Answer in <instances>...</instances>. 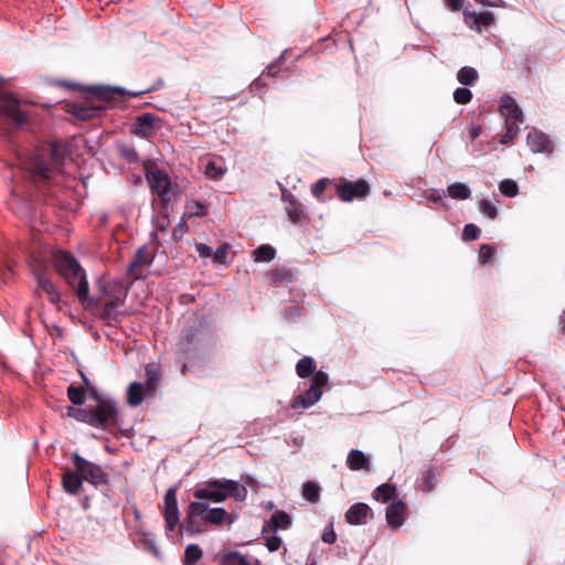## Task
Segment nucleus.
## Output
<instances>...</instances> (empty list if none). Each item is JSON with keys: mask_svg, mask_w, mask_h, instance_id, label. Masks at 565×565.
<instances>
[{"mask_svg": "<svg viewBox=\"0 0 565 565\" xmlns=\"http://www.w3.org/2000/svg\"><path fill=\"white\" fill-rule=\"evenodd\" d=\"M97 404L92 408L68 406L67 416L93 428L107 429L118 423V403L111 397L98 394L92 396Z\"/></svg>", "mask_w": 565, "mask_h": 565, "instance_id": "nucleus-1", "label": "nucleus"}, {"mask_svg": "<svg viewBox=\"0 0 565 565\" xmlns=\"http://www.w3.org/2000/svg\"><path fill=\"white\" fill-rule=\"evenodd\" d=\"M55 270L75 290L81 303L88 300L89 288L84 268L70 252L60 250L53 256Z\"/></svg>", "mask_w": 565, "mask_h": 565, "instance_id": "nucleus-2", "label": "nucleus"}, {"mask_svg": "<svg viewBox=\"0 0 565 565\" xmlns=\"http://www.w3.org/2000/svg\"><path fill=\"white\" fill-rule=\"evenodd\" d=\"M210 337V328L202 321H194L182 329L177 342V353L185 358L192 356Z\"/></svg>", "mask_w": 565, "mask_h": 565, "instance_id": "nucleus-3", "label": "nucleus"}, {"mask_svg": "<svg viewBox=\"0 0 565 565\" xmlns=\"http://www.w3.org/2000/svg\"><path fill=\"white\" fill-rule=\"evenodd\" d=\"M498 110L504 118L505 127V134L501 136L499 142L510 145L520 132V125L524 122V115L515 100L509 95L501 97Z\"/></svg>", "mask_w": 565, "mask_h": 565, "instance_id": "nucleus-4", "label": "nucleus"}, {"mask_svg": "<svg viewBox=\"0 0 565 565\" xmlns=\"http://www.w3.org/2000/svg\"><path fill=\"white\" fill-rule=\"evenodd\" d=\"M73 465L83 475L84 480L96 488L107 486L110 481L109 475L100 465L92 462L78 454H74Z\"/></svg>", "mask_w": 565, "mask_h": 565, "instance_id": "nucleus-5", "label": "nucleus"}, {"mask_svg": "<svg viewBox=\"0 0 565 565\" xmlns=\"http://www.w3.org/2000/svg\"><path fill=\"white\" fill-rule=\"evenodd\" d=\"M328 383L329 375L324 371L320 370L316 372L312 384L308 390L295 398L292 407L300 406L302 408H309L313 406L317 402L320 401L323 388L328 385Z\"/></svg>", "mask_w": 565, "mask_h": 565, "instance_id": "nucleus-6", "label": "nucleus"}, {"mask_svg": "<svg viewBox=\"0 0 565 565\" xmlns=\"http://www.w3.org/2000/svg\"><path fill=\"white\" fill-rule=\"evenodd\" d=\"M206 509L207 502H191L188 508L186 516L181 523V530L186 532L189 535H198L207 531L205 522L202 518L203 512H206Z\"/></svg>", "mask_w": 565, "mask_h": 565, "instance_id": "nucleus-7", "label": "nucleus"}, {"mask_svg": "<svg viewBox=\"0 0 565 565\" xmlns=\"http://www.w3.org/2000/svg\"><path fill=\"white\" fill-rule=\"evenodd\" d=\"M146 180L151 192L160 196L162 202H169L172 198V182L170 175L160 168L146 172Z\"/></svg>", "mask_w": 565, "mask_h": 565, "instance_id": "nucleus-8", "label": "nucleus"}, {"mask_svg": "<svg viewBox=\"0 0 565 565\" xmlns=\"http://www.w3.org/2000/svg\"><path fill=\"white\" fill-rule=\"evenodd\" d=\"M370 191V184L363 179L356 181L339 179L337 183V194L342 202L364 199L369 195Z\"/></svg>", "mask_w": 565, "mask_h": 565, "instance_id": "nucleus-9", "label": "nucleus"}, {"mask_svg": "<svg viewBox=\"0 0 565 565\" xmlns=\"http://www.w3.org/2000/svg\"><path fill=\"white\" fill-rule=\"evenodd\" d=\"M64 110L77 120L87 121L100 117L106 107L103 105H92L87 102H68L65 104Z\"/></svg>", "mask_w": 565, "mask_h": 565, "instance_id": "nucleus-10", "label": "nucleus"}, {"mask_svg": "<svg viewBox=\"0 0 565 565\" xmlns=\"http://www.w3.org/2000/svg\"><path fill=\"white\" fill-rule=\"evenodd\" d=\"M160 124V117L151 113H145L135 118L130 127V132L141 138H149L161 127Z\"/></svg>", "mask_w": 565, "mask_h": 565, "instance_id": "nucleus-11", "label": "nucleus"}, {"mask_svg": "<svg viewBox=\"0 0 565 565\" xmlns=\"http://www.w3.org/2000/svg\"><path fill=\"white\" fill-rule=\"evenodd\" d=\"M28 170L34 183H44L54 178L57 168L53 164H49L42 157L36 154L28 162Z\"/></svg>", "mask_w": 565, "mask_h": 565, "instance_id": "nucleus-12", "label": "nucleus"}, {"mask_svg": "<svg viewBox=\"0 0 565 565\" xmlns=\"http://www.w3.org/2000/svg\"><path fill=\"white\" fill-rule=\"evenodd\" d=\"M177 492L178 488L171 487L167 490L163 499V518L166 522V529L170 532L174 531L180 522Z\"/></svg>", "mask_w": 565, "mask_h": 565, "instance_id": "nucleus-13", "label": "nucleus"}, {"mask_svg": "<svg viewBox=\"0 0 565 565\" xmlns=\"http://www.w3.org/2000/svg\"><path fill=\"white\" fill-rule=\"evenodd\" d=\"M193 497L203 502L209 500L213 502H222L227 498L226 480L210 481L204 488L196 489L193 492Z\"/></svg>", "mask_w": 565, "mask_h": 565, "instance_id": "nucleus-14", "label": "nucleus"}, {"mask_svg": "<svg viewBox=\"0 0 565 565\" xmlns=\"http://www.w3.org/2000/svg\"><path fill=\"white\" fill-rule=\"evenodd\" d=\"M98 285L100 294L98 300L124 305L125 290L120 281L100 280Z\"/></svg>", "mask_w": 565, "mask_h": 565, "instance_id": "nucleus-15", "label": "nucleus"}, {"mask_svg": "<svg viewBox=\"0 0 565 565\" xmlns=\"http://www.w3.org/2000/svg\"><path fill=\"white\" fill-rule=\"evenodd\" d=\"M281 199L286 203L285 210L291 223L299 224L308 221V214L306 213L302 203L299 202L292 193L284 190L281 192Z\"/></svg>", "mask_w": 565, "mask_h": 565, "instance_id": "nucleus-16", "label": "nucleus"}, {"mask_svg": "<svg viewBox=\"0 0 565 565\" xmlns=\"http://www.w3.org/2000/svg\"><path fill=\"white\" fill-rule=\"evenodd\" d=\"M374 513L372 509L363 502L352 504L345 512V522L351 525H364L372 520Z\"/></svg>", "mask_w": 565, "mask_h": 565, "instance_id": "nucleus-17", "label": "nucleus"}, {"mask_svg": "<svg viewBox=\"0 0 565 565\" xmlns=\"http://www.w3.org/2000/svg\"><path fill=\"white\" fill-rule=\"evenodd\" d=\"M407 504L403 500H397L387 505L385 520L388 526L399 529L403 526L407 516Z\"/></svg>", "mask_w": 565, "mask_h": 565, "instance_id": "nucleus-18", "label": "nucleus"}, {"mask_svg": "<svg viewBox=\"0 0 565 565\" xmlns=\"http://www.w3.org/2000/svg\"><path fill=\"white\" fill-rule=\"evenodd\" d=\"M36 292H43L47 296L49 301L57 307L61 301V292L52 280L42 273H35Z\"/></svg>", "mask_w": 565, "mask_h": 565, "instance_id": "nucleus-19", "label": "nucleus"}, {"mask_svg": "<svg viewBox=\"0 0 565 565\" xmlns=\"http://www.w3.org/2000/svg\"><path fill=\"white\" fill-rule=\"evenodd\" d=\"M0 107L8 118H10L15 125L21 126L26 121L24 111L21 110L18 100L11 96H3Z\"/></svg>", "mask_w": 565, "mask_h": 565, "instance_id": "nucleus-20", "label": "nucleus"}, {"mask_svg": "<svg viewBox=\"0 0 565 565\" xmlns=\"http://www.w3.org/2000/svg\"><path fill=\"white\" fill-rule=\"evenodd\" d=\"M526 143L529 148L535 153H552L553 143L550 138L539 130H531L526 136Z\"/></svg>", "mask_w": 565, "mask_h": 565, "instance_id": "nucleus-21", "label": "nucleus"}, {"mask_svg": "<svg viewBox=\"0 0 565 565\" xmlns=\"http://www.w3.org/2000/svg\"><path fill=\"white\" fill-rule=\"evenodd\" d=\"M291 525V518L285 511L275 512L270 519L264 524L262 535L267 532H277L278 530H287Z\"/></svg>", "mask_w": 565, "mask_h": 565, "instance_id": "nucleus-22", "label": "nucleus"}, {"mask_svg": "<svg viewBox=\"0 0 565 565\" xmlns=\"http://www.w3.org/2000/svg\"><path fill=\"white\" fill-rule=\"evenodd\" d=\"M463 15H465V23L469 28L476 29L478 31L481 30V25L489 26L492 24V22L494 20L493 14L488 11L481 12V13H476V12H470V11L465 10Z\"/></svg>", "mask_w": 565, "mask_h": 565, "instance_id": "nucleus-23", "label": "nucleus"}, {"mask_svg": "<svg viewBox=\"0 0 565 565\" xmlns=\"http://www.w3.org/2000/svg\"><path fill=\"white\" fill-rule=\"evenodd\" d=\"M122 305L120 303H113V302H105L104 306L100 309L99 318L104 321V323L108 327H117L120 322V315L119 308Z\"/></svg>", "mask_w": 565, "mask_h": 565, "instance_id": "nucleus-24", "label": "nucleus"}, {"mask_svg": "<svg viewBox=\"0 0 565 565\" xmlns=\"http://www.w3.org/2000/svg\"><path fill=\"white\" fill-rule=\"evenodd\" d=\"M145 376H146V384H145L146 394L153 396L157 391L159 381H160L159 365L156 363L147 364L145 366Z\"/></svg>", "mask_w": 565, "mask_h": 565, "instance_id": "nucleus-25", "label": "nucleus"}, {"mask_svg": "<svg viewBox=\"0 0 565 565\" xmlns=\"http://www.w3.org/2000/svg\"><path fill=\"white\" fill-rule=\"evenodd\" d=\"M83 481H84L83 475H81L77 470L76 471L66 470L63 473L62 483H63L64 490L67 493L76 494L79 491V489L82 488Z\"/></svg>", "mask_w": 565, "mask_h": 565, "instance_id": "nucleus-26", "label": "nucleus"}, {"mask_svg": "<svg viewBox=\"0 0 565 565\" xmlns=\"http://www.w3.org/2000/svg\"><path fill=\"white\" fill-rule=\"evenodd\" d=\"M347 465L350 470L358 471L362 469H369L370 461L363 451L352 449L347 457Z\"/></svg>", "mask_w": 565, "mask_h": 565, "instance_id": "nucleus-27", "label": "nucleus"}, {"mask_svg": "<svg viewBox=\"0 0 565 565\" xmlns=\"http://www.w3.org/2000/svg\"><path fill=\"white\" fill-rule=\"evenodd\" d=\"M146 394V388L139 382H132L127 390V402L131 407L139 406L142 402Z\"/></svg>", "mask_w": 565, "mask_h": 565, "instance_id": "nucleus-28", "label": "nucleus"}, {"mask_svg": "<svg viewBox=\"0 0 565 565\" xmlns=\"http://www.w3.org/2000/svg\"><path fill=\"white\" fill-rule=\"evenodd\" d=\"M396 497V487L392 483L385 482L380 484L373 491L372 498L381 503H387Z\"/></svg>", "mask_w": 565, "mask_h": 565, "instance_id": "nucleus-29", "label": "nucleus"}, {"mask_svg": "<svg viewBox=\"0 0 565 565\" xmlns=\"http://www.w3.org/2000/svg\"><path fill=\"white\" fill-rule=\"evenodd\" d=\"M316 362L315 360L311 358V356H303L301 358L297 364H296V374L300 377V379H307L311 375L315 376L316 374Z\"/></svg>", "mask_w": 565, "mask_h": 565, "instance_id": "nucleus-30", "label": "nucleus"}, {"mask_svg": "<svg viewBox=\"0 0 565 565\" xmlns=\"http://www.w3.org/2000/svg\"><path fill=\"white\" fill-rule=\"evenodd\" d=\"M447 194L458 201L467 200L471 195V190L466 183L455 182L447 186Z\"/></svg>", "mask_w": 565, "mask_h": 565, "instance_id": "nucleus-31", "label": "nucleus"}, {"mask_svg": "<svg viewBox=\"0 0 565 565\" xmlns=\"http://www.w3.org/2000/svg\"><path fill=\"white\" fill-rule=\"evenodd\" d=\"M209 210H207V205L205 203H202L198 200H190L186 202L185 204V211H184V214L183 216L184 217H188V218H192V217H201V216H205L207 214Z\"/></svg>", "mask_w": 565, "mask_h": 565, "instance_id": "nucleus-32", "label": "nucleus"}, {"mask_svg": "<svg viewBox=\"0 0 565 565\" xmlns=\"http://www.w3.org/2000/svg\"><path fill=\"white\" fill-rule=\"evenodd\" d=\"M227 516V512L224 508H213L210 509L207 507L206 512H203V520L205 522V525L213 524V525H220L223 523L225 518Z\"/></svg>", "mask_w": 565, "mask_h": 565, "instance_id": "nucleus-33", "label": "nucleus"}, {"mask_svg": "<svg viewBox=\"0 0 565 565\" xmlns=\"http://www.w3.org/2000/svg\"><path fill=\"white\" fill-rule=\"evenodd\" d=\"M149 262H150V259H149V255H148L147 246H146V245H142V246H140V247L136 250V253H135V255H134V257H132L131 262L129 263L128 271H129V273H132V271H135L136 269L142 268V267H145Z\"/></svg>", "mask_w": 565, "mask_h": 565, "instance_id": "nucleus-34", "label": "nucleus"}, {"mask_svg": "<svg viewBox=\"0 0 565 565\" xmlns=\"http://www.w3.org/2000/svg\"><path fill=\"white\" fill-rule=\"evenodd\" d=\"M478 78V71L472 66H462L457 72V81L465 86L473 85Z\"/></svg>", "mask_w": 565, "mask_h": 565, "instance_id": "nucleus-35", "label": "nucleus"}, {"mask_svg": "<svg viewBox=\"0 0 565 565\" xmlns=\"http://www.w3.org/2000/svg\"><path fill=\"white\" fill-rule=\"evenodd\" d=\"M254 260L256 263H269L276 256V249L268 244L260 245L254 250Z\"/></svg>", "mask_w": 565, "mask_h": 565, "instance_id": "nucleus-36", "label": "nucleus"}, {"mask_svg": "<svg viewBox=\"0 0 565 565\" xmlns=\"http://www.w3.org/2000/svg\"><path fill=\"white\" fill-rule=\"evenodd\" d=\"M94 96L102 100H113L117 94H124L125 90L120 88H111L109 86H95L90 90Z\"/></svg>", "mask_w": 565, "mask_h": 565, "instance_id": "nucleus-37", "label": "nucleus"}, {"mask_svg": "<svg viewBox=\"0 0 565 565\" xmlns=\"http://www.w3.org/2000/svg\"><path fill=\"white\" fill-rule=\"evenodd\" d=\"M67 397L75 406H82L86 401V388L83 386H75L71 384L67 387Z\"/></svg>", "mask_w": 565, "mask_h": 565, "instance_id": "nucleus-38", "label": "nucleus"}, {"mask_svg": "<svg viewBox=\"0 0 565 565\" xmlns=\"http://www.w3.org/2000/svg\"><path fill=\"white\" fill-rule=\"evenodd\" d=\"M203 555L202 548L198 544H189L184 551V565L196 564Z\"/></svg>", "mask_w": 565, "mask_h": 565, "instance_id": "nucleus-39", "label": "nucleus"}, {"mask_svg": "<svg viewBox=\"0 0 565 565\" xmlns=\"http://www.w3.org/2000/svg\"><path fill=\"white\" fill-rule=\"evenodd\" d=\"M226 492H227V497L232 495L237 501L245 500V498L247 495L246 488L234 480H226Z\"/></svg>", "mask_w": 565, "mask_h": 565, "instance_id": "nucleus-40", "label": "nucleus"}, {"mask_svg": "<svg viewBox=\"0 0 565 565\" xmlns=\"http://www.w3.org/2000/svg\"><path fill=\"white\" fill-rule=\"evenodd\" d=\"M302 497L312 503H316L320 498V487L313 481H307L302 486Z\"/></svg>", "mask_w": 565, "mask_h": 565, "instance_id": "nucleus-41", "label": "nucleus"}, {"mask_svg": "<svg viewBox=\"0 0 565 565\" xmlns=\"http://www.w3.org/2000/svg\"><path fill=\"white\" fill-rule=\"evenodd\" d=\"M500 192L509 198H514L519 193V185L512 179H504L499 184Z\"/></svg>", "mask_w": 565, "mask_h": 565, "instance_id": "nucleus-42", "label": "nucleus"}, {"mask_svg": "<svg viewBox=\"0 0 565 565\" xmlns=\"http://www.w3.org/2000/svg\"><path fill=\"white\" fill-rule=\"evenodd\" d=\"M455 103L466 105L472 99V92L468 87H457L452 94Z\"/></svg>", "mask_w": 565, "mask_h": 565, "instance_id": "nucleus-43", "label": "nucleus"}, {"mask_svg": "<svg viewBox=\"0 0 565 565\" xmlns=\"http://www.w3.org/2000/svg\"><path fill=\"white\" fill-rule=\"evenodd\" d=\"M481 230L473 223L466 224L462 231V241L470 242L480 237Z\"/></svg>", "mask_w": 565, "mask_h": 565, "instance_id": "nucleus-44", "label": "nucleus"}, {"mask_svg": "<svg viewBox=\"0 0 565 565\" xmlns=\"http://www.w3.org/2000/svg\"><path fill=\"white\" fill-rule=\"evenodd\" d=\"M224 558V565H252L246 556L238 552H228Z\"/></svg>", "mask_w": 565, "mask_h": 565, "instance_id": "nucleus-45", "label": "nucleus"}, {"mask_svg": "<svg viewBox=\"0 0 565 565\" xmlns=\"http://www.w3.org/2000/svg\"><path fill=\"white\" fill-rule=\"evenodd\" d=\"M494 255V247L489 244H483L480 246L478 252V263L480 265H486L489 263Z\"/></svg>", "mask_w": 565, "mask_h": 565, "instance_id": "nucleus-46", "label": "nucleus"}, {"mask_svg": "<svg viewBox=\"0 0 565 565\" xmlns=\"http://www.w3.org/2000/svg\"><path fill=\"white\" fill-rule=\"evenodd\" d=\"M263 537L266 541V547L269 552H276L280 548L282 540L275 532H267Z\"/></svg>", "mask_w": 565, "mask_h": 565, "instance_id": "nucleus-47", "label": "nucleus"}, {"mask_svg": "<svg viewBox=\"0 0 565 565\" xmlns=\"http://www.w3.org/2000/svg\"><path fill=\"white\" fill-rule=\"evenodd\" d=\"M225 173V169L218 167L214 161H209L205 166V175L213 180L221 179Z\"/></svg>", "mask_w": 565, "mask_h": 565, "instance_id": "nucleus-48", "label": "nucleus"}, {"mask_svg": "<svg viewBox=\"0 0 565 565\" xmlns=\"http://www.w3.org/2000/svg\"><path fill=\"white\" fill-rule=\"evenodd\" d=\"M228 244H223L216 248V250L213 252V263L214 264H222L227 265V254H228Z\"/></svg>", "mask_w": 565, "mask_h": 565, "instance_id": "nucleus-49", "label": "nucleus"}, {"mask_svg": "<svg viewBox=\"0 0 565 565\" xmlns=\"http://www.w3.org/2000/svg\"><path fill=\"white\" fill-rule=\"evenodd\" d=\"M120 154L125 158L129 163H137L139 161V154L134 147L122 146L120 148Z\"/></svg>", "mask_w": 565, "mask_h": 565, "instance_id": "nucleus-50", "label": "nucleus"}, {"mask_svg": "<svg viewBox=\"0 0 565 565\" xmlns=\"http://www.w3.org/2000/svg\"><path fill=\"white\" fill-rule=\"evenodd\" d=\"M329 183V179L327 178H322V179H319L316 183L312 184L311 186V193L312 195L320 200L322 194L324 193L326 189H327V185Z\"/></svg>", "mask_w": 565, "mask_h": 565, "instance_id": "nucleus-51", "label": "nucleus"}, {"mask_svg": "<svg viewBox=\"0 0 565 565\" xmlns=\"http://www.w3.org/2000/svg\"><path fill=\"white\" fill-rule=\"evenodd\" d=\"M321 540L327 544H333L337 541V534L332 524H329L323 529Z\"/></svg>", "mask_w": 565, "mask_h": 565, "instance_id": "nucleus-52", "label": "nucleus"}, {"mask_svg": "<svg viewBox=\"0 0 565 565\" xmlns=\"http://www.w3.org/2000/svg\"><path fill=\"white\" fill-rule=\"evenodd\" d=\"M195 250L200 258H210L213 256L212 248L203 243H196L195 244Z\"/></svg>", "mask_w": 565, "mask_h": 565, "instance_id": "nucleus-53", "label": "nucleus"}, {"mask_svg": "<svg viewBox=\"0 0 565 565\" xmlns=\"http://www.w3.org/2000/svg\"><path fill=\"white\" fill-rule=\"evenodd\" d=\"M480 210L482 213L488 215L490 218H494V204H492L488 200H482L480 202Z\"/></svg>", "mask_w": 565, "mask_h": 565, "instance_id": "nucleus-54", "label": "nucleus"}, {"mask_svg": "<svg viewBox=\"0 0 565 565\" xmlns=\"http://www.w3.org/2000/svg\"><path fill=\"white\" fill-rule=\"evenodd\" d=\"M163 86V79L162 78H158L152 85H150L149 87L142 89V93H152V92H156L158 89H160L161 87Z\"/></svg>", "mask_w": 565, "mask_h": 565, "instance_id": "nucleus-55", "label": "nucleus"}, {"mask_svg": "<svg viewBox=\"0 0 565 565\" xmlns=\"http://www.w3.org/2000/svg\"><path fill=\"white\" fill-rule=\"evenodd\" d=\"M51 153H52V157L54 158L55 164L56 166L61 164L62 156L58 154V147H57L56 142H53L51 145Z\"/></svg>", "mask_w": 565, "mask_h": 565, "instance_id": "nucleus-56", "label": "nucleus"}, {"mask_svg": "<svg viewBox=\"0 0 565 565\" xmlns=\"http://www.w3.org/2000/svg\"><path fill=\"white\" fill-rule=\"evenodd\" d=\"M445 196H446V193L444 191L435 192L428 196V200L434 203H440Z\"/></svg>", "mask_w": 565, "mask_h": 565, "instance_id": "nucleus-57", "label": "nucleus"}, {"mask_svg": "<svg viewBox=\"0 0 565 565\" xmlns=\"http://www.w3.org/2000/svg\"><path fill=\"white\" fill-rule=\"evenodd\" d=\"M463 0H447V6L454 10L457 11L462 7Z\"/></svg>", "mask_w": 565, "mask_h": 565, "instance_id": "nucleus-58", "label": "nucleus"}, {"mask_svg": "<svg viewBox=\"0 0 565 565\" xmlns=\"http://www.w3.org/2000/svg\"><path fill=\"white\" fill-rule=\"evenodd\" d=\"M279 72V65H278V61L275 62V63H271L267 66V74L269 76H275L277 73Z\"/></svg>", "mask_w": 565, "mask_h": 565, "instance_id": "nucleus-59", "label": "nucleus"}, {"mask_svg": "<svg viewBox=\"0 0 565 565\" xmlns=\"http://www.w3.org/2000/svg\"><path fill=\"white\" fill-rule=\"evenodd\" d=\"M435 482H436V477L431 471H429L426 477V483H427V487L429 490H431L434 488Z\"/></svg>", "mask_w": 565, "mask_h": 565, "instance_id": "nucleus-60", "label": "nucleus"}, {"mask_svg": "<svg viewBox=\"0 0 565 565\" xmlns=\"http://www.w3.org/2000/svg\"><path fill=\"white\" fill-rule=\"evenodd\" d=\"M79 375H81V379L85 385V388L86 390H92V384H90V381L88 380V377L86 376V374L83 372V371H78Z\"/></svg>", "mask_w": 565, "mask_h": 565, "instance_id": "nucleus-61", "label": "nucleus"}, {"mask_svg": "<svg viewBox=\"0 0 565 565\" xmlns=\"http://www.w3.org/2000/svg\"><path fill=\"white\" fill-rule=\"evenodd\" d=\"M513 408H514V404H513V403H511V404L507 405V407H505V420H507L508 423H509V420H510V415L512 414Z\"/></svg>", "mask_w": 565, "mask_h": 565, "instance_id": "nucleus-62", "label": "nucleus"}, {"mask_svg": "<svg viewBox=\"0 0 565 565\" xmlns=\"http://www.w3.org/2000/svg\"><path fill=\"white\" fill-rule=\"evenodd\" d=\"M559 330L565 333V311L559 316Z\"/></svg>", "mask_w": 565, "mask_h": 565, "instance_id": "nucleus-63", "label": "nucleus"}, {"mask_svg": "<svg viewBox=\"0 0 565 565\" xmlns=\"http://www.w3.org/2000/svg\"><path fill=\"white\" fill-rule=\"evenodd\" d=\"M479 132H480V128L478 127H473L471 130H470V136L472 139H476L478 136H479Z\"/></svg>", "mask_w": 565, "mask_h": 565, "instance_id": "nucleus-64", "label": "nucleus"}]
</instances>
